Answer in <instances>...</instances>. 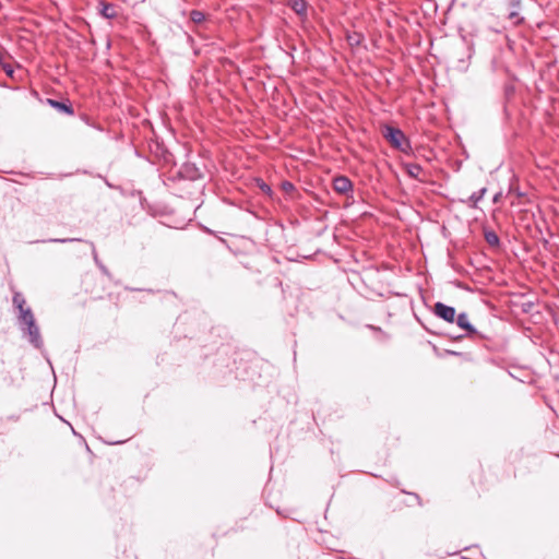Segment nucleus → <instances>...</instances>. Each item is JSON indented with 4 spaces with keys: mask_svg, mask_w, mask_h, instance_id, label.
<instances>
[{
    "mask_svg": "<svg viewBox=\"0 0 559 559\" xmlns=\"http://www.w3.org/2000/svg\"><path fill=\"white\" fill-rule=\"evenodd\" d=\"M382 135L391 144L392 147L403 153H406L408 150H411L409 140L405 136L401 129L385 124L382 128Z\"/></svg>",
    "mask_w": 559,
    "mask_h": 559,
    "instance_id": "1",
    "label": "nucleus"
},
{
    "mask_svg": "<svg viewBox=\"0 0 559 559\" xmlns=\"http://www.w3.org/2000/svg\"><path fill=\"white\" fill-rule=\"evenodd\" d=\"M25 335H27L28 342L37 349H40L44 345L41 340L40 331L36 321L29 323L26 326H22Z\"/></svg>",
    "mask_w": 559,
    "mask_h": 559,
    "instance_id": "2",
    "label": "nucleus"
},
{
    "mask_svg": "<svg viewBox=\"0 0 559 559\" xmlns=\"http://www.w3.org/2000/svg\"><path fill=\"white\" fill-rule=\"evenodd\" d=\"M433 313L444 320L445 322L453 323L455 321L456 311L454 307L448 306L443 302H436L433 306Z\"/></svg>",
    "mask_w": 559,
    "mask_h": 559,
    "instance_id": "3",
    "label": "nucleus"
},
{
    "mask_svg": "<svg viewBox=\"0 0 559 559\" xmlns=\"http://www.w3.org/2000/svg\"><path fill=\"white\" fill-rule=\"evenodd\" d=\"M179 175L191 181L201 179L203 176L202 170L192 163H185L179 169Z\"/></svg>",
    "mask_w": 559,
    "mask_h": 559,
    "instance_id": "4",
    "label": "nucleus"
},
{
    "mask_svg": "<svg viewBox=\"0 0 559 559\" xmlns=\"http://www.w3.org/2000/svg\"><path fill=\"white\" fill-rule=\"evenodd\" d=\"M333 189L340 194H348L353 191V182L346 176H338L333 179Z\"/></svg>",
    "mask_w": 559,
    "mask_h": 559,
    "instance_id": "5",
    "label": "nucleus"
},
{
    "mask_svg": "<svg viewBox=\"0 0 559 559\" xmlns=\"http://www.w3.org/2000/svg\"><path fill=\"white\" fill-rule=\"evenodd\" d=\"M288 7L301 19H307L308 4L306 0H288Z\"/></svg>",
    "mask_w": 559,
    "mask_h": 559,
    "instance_id": "6",
    "label": "nucleus"
},
{
    "mask_svg": "<svg viewBox=\"0 0 559 559\" xmlns=\"http://www.w3.org/2000/svg\"><path fill=\"white\" fill-rule=\"evenodd\" d=\"M457 326L466 331V334L472 336L476 334L475 328L469 323L468 316L465 312L455 316V321Z\"/></svg>",
    "mask_w": 559,
    "mask_h": 559,
    "instance_id": "7",
    "label": "nucleus"
},
{
    "mask_svg": "<svg viewBox=\"0 0 559 559\" xmlns=\"http://www.w3.org/2000/svg\"><path fill=\"white\" fill-rule=\"evenodd\" d=\"M521 3H522V0H509V8H510L509 19L515 20L514 21L515 24H520L523 22V17L519 16V10L521 8Z\"/></svg>",
    "mask_w": 559,
    "mask_h": 559,
    "instance_id": "8",
    "label": "nucleus"
},
{
    "mask_svg": "<svg viewBox=\"0 0 559 559\" xmlns=\"http://www.w3.org/2000/svg\"><path fill=\"white\" fill-rule=\"evenodd\" d=\"M47 103L55 109L67 115H73L74 110L71 104L48 98Z\"/></svg>",
    "mask_w": 559,
    "mask_h": 559,
    "instance_id": "9",
    "label": "nucleus"
},
{
    "mask_svg": "<svg viewBox=\"0 0 559 559\" xmlns=\"http://www.w3.org/2000/svg\"><path fill=\"white\" fill-rule=\"evenodd\" d=\"M19 322L22 326H26L28 325L29 323L36 321L35 320V317H34V313L32 311V309L29 307L19 311Z\"/></svg>",
    "mask_w": 559,
    "mask_h": 559,
    "instance_id": "10",
    "label": "nucleus"
},
{
    "mask_svg": "<svg viewBox=\"0 0 559 559\" xmlns=\"http://www.w3.org/2000/svg\"><path fill=\"white\" fill-rule=\"evenodd\" d=\"M487 192L486 188H481L480 190L474 192L468 197L466 201H464L469 207L476 209L479 201L483 200Z\"/></svg>",
    "mask_w": 559,
    "mask_h": 559,
    "instance_id": "11",
    "label": "nucleus"
},
{
    "mask_svg": "<svg viewBox=\"0 0 559 559\" xmlns=\"http://www.w3.org/2000/svg\"><path fill=\"white\" fill-rule=\"evenodd\" d=\"M406 171L409 177L423 181V179H420V175L424 171V169L419 164H416V163L407 164Z\"/></svg>",
    "mask_w": 559,
    "mask_h": 559,
    "instance_id": "12",
    "label": "nucleus"
},
{
    "mask_svg": "<svg viewBox=\"0 0 559 559\" xmlns=\"http://www.w3.org/2000/svg\"><path fill=\"white\" fill-rule=\"evenodd\" d=\"M12 301H13L14 307L19 311L27 308L26 307V300H25L24 296L21 293H19V292L14 293Z\"/></svg>",
    "mask_w": 559,
    "mask_h": 559,
    "instance_id": "13",
    "label": "nucleus"
},
{
    "mask_svg": "<svg viewBox=\"0 0 559 559\" xmlns=\"http://www.w3.org/2000/svg\"><path fill=\"white\" fill-rule=\"evenodd\" d=\"M102 7H103V9H102L103 16H105L106 19L116 17L117 13H116L115 7L112 4L102 2Z\"/></svg>",
    "mask_w": 559,
    "mask_h": 559,
    "instance_id": "14",
    "label": "nucleus"
},
{
    "mask_svg": "<svg viewBox=\"0 0 559 559\" xmlns=\"http://www.w3.org/2000/svg\"><path fill=\"white\" fill-rule=\"evenodd\" d=\"M485 240L491 247L499 246L500 243L498 235L492 230L485 231Z\"/></svg>",
    "mask_w": 559,
    "mask_h": 559,
    "instance_id": "15",
    "label": "nucleus"
},
{
    "mask_svg": "<svg viewBox=\"0 0 559 559\" xmlns=\"http://www.w3.org/2000/svg\"><path fill=\"white\" fill-rule=\"evenodd\" d=\"M364 39L362 34L360 33H353L347 35V41L352 47L359 46Z\"/></svg>",
    "mask_w": 559,
    "mask_h": 559,
    "instance_id": "16",
    "label": "nucleus"
},
{
    "mask_svg": "<svg viewBox=\"0 0 559 559\" xmlns=\"http://www.w3.org/2000/svg\"><path fill=\"white\" fill-rule=\"evenodd\" d=\"M190 20L193 23L200 24L205 20V14L202 11L199 10H192L190 12Z\"/></svg>",
    "mask_w": 559,
    "mask_h": 559,
    "instance_id": "17",
    "label": "nucleus"
},
{
    "mask_svg": "<svg viewBox=\"0 0 559 559\" xmlns=\"http://www.w3.org/2000/svg\"><path fill=\"white\" fill-rule=\"evenodd\" d=\"M259 188L261 189V191L267 195H270L272 193V189L269 185H266L264 181L260 180L259 182Z\"/></svg>",
    "mask_w": 559,
    "mask_h": 559,
    "instance_id": "18",
    "label": "nucleus"
},
{
    "mask_svg": "<svg viewBox=\"0 0 559 559\" xmlns=\"http://www.w3.org/2000/svg\"><path fill=\"white\" fill-rule=\"evenodd\" d=\"M3 71L5 72V74L10 78H13V74H14V69L12 68V66L10 64H3Z\"/></svg>",
    "mask_w": 559,
    "mask_h": 559,
    "instance_id": "19",
    "label": "nucleus"
},
{
    "mask_svg": "<svg viewBox=\"0 0 559 559\" xmlns=\"http://www.w3.org/2000/svg\"><path fill=\"white\" fill-rule=\"evenodd\" d=\"M51 242H72V241H81L79 238H62V239H50Z\"/></svg>",
    "mask_w": 559,
    "mask_h": 559,
    "instance_id": "20",
    "label": "nucleus"
},
{
    "mask_svg": "<svg viewBox=\"0 0 559 559\" xmlns=\"http://www.w3.org/2000/svg\"><path fill=\"white\" fill-rule=\"evenodd\" d=\"M90 245H91V247H92V254H93V258H94L95 262H96L97 264H99V262H98V254H97L96 248H95V246H94V243H93V242H90Z\"/></svg>",
    "mask_w": 559,
    "mask_h": 559,
    "instance_id": "21",
    "label": "nucleus"
},
{
    "mask_svg": "<svg viewBox=\"0 0 559 559\" xmlns=\"http://www.w3.org/2000/svg\"><path fill=\"white\" fill-rule=\"evenodd\" d=\"M500 198H501V193H497V194L493 197V199H492L493 203L499 202Z\"/></svg>",
    "mask_w": 559,
    "mask_h": 559,
    "instance_id": "22",
    "label": "nucleus"
},
{
    "mask_svg": "<svg viewBox=\"0 0 559 559\" xmlns=\"http://www.w3.org/2000/svg\"><path fill=\"white\" fill-rule=\"evenodd\" d=\"M99 267L102 269V271H103L105 274H108L107 269H106L103 264H100V263H99Z\"/></svg>",
    "mask_w": 559,
    "mask_h": 559,
    "instance_id": "23",
    "label": "nucleus"
},
{
    "mask_svg": "<svg viewBox=\"0 0 559 559\" xmlns=\"http://www.w3.org/2000/svg\"><path fill=\"white\" fill-rule=\"evenodd\" d=\"M293 188L292 183H287L286 189Z\"/></svg>",
    "mask_w": 559,
    "mask_h": 559,
    "instance_id": "24",
    "label": "nucleus"
},
{
    "mask_svg": "<svg viewBox=\"0 0 559 559\" xmlns=\"http://www.w3.org/2000/svg\"><path fill=\"white\" fill-rule=\"evenodd\" d=\"M293 188L292 183H287L286 189Z\"/></svg>",
    "mask_w": 559,
    "mask_h": 559,
    "instance_id": "25",
    "label": "nucleus"
}]
</instances>
